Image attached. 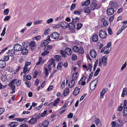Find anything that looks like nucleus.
Returning a JSON list of instances; mask_svg holds the SVG:
<instances>
[{
    "mask_svg": "<svg viewBox=\"0 0 127 127\" xmlns=\"http://www.w3.org/2000/svg\"><path fill=\"white\" fill-rule=\"evenodd\" d=\"M98 82V80L96 79L93 81L91 83L90 87V89L92 90H94L96 87Z\"/></svg>",
    "mask_w": 127,
    "mask_h": 127,
    "instance_id": "obj_1",
    "label": "nucleus"
},
{
    "mask_svg": "<svg viewBox=\"0 0 127 127\" xmlns=\"http://www.w3.org/2000/svg\"><path fill=\"white\" fill-rule=\"evenodd\" d=\"M107 34L104 30H101L99 32V35L100 37L104 38L106 36Z\"/></svg>",
    "mask_w": 127,
    "mask_h": 127,
    "instance_id": "obj_2",
    "label": "nucleus"
},
{
    "mask_svg": "<svg viewBox=\"0 0 127 127\" xmlns=\"http://www.w3.org/2000/svg\"><path fill=\"white\" fill-rule=\"evenodd\" d=\"M14 49L15 51H21L22 48L21 45L19 44H16L15 45L14 47Z\"/></svg>",
    "mask_w": 127,
    "mask_h": 127,
    "instance_id": "obj_3",
    "label": "nucleus"
},
{
    "mask_svg": "<svg viewBox=\"0 0 127 127\" xmlns=\"http://www.w3.org/2000/svg\"><path fill=\"white\" fill-rule=\"evenodd\" d=\"M99 60L103 64L104 66H106L107 64V58L105 57H103L102 58L100 59Z\"/></svg>",
    "mask_w": 127,
    "mask_h": 127,
    "instance_id": "obj_4",
    "label": "nucleus"
},
{
    "mask_svg": "<svg viewBox=\"0 0 127 127\" xmlns=\"http://www.w3.org/2000/svg\"><path fill=\"white\" fill-rule=\"evenodd\" d=\"M51 36L53 39H57L59 37L60 34L57 32H54L51 34Z\"/></svg>",
    "mask_w": 127,
    "mask_h": 127,
    "instance_id": "obj_5",
    "label": "nucleus"
},
{
    "mask_svg": "<svg viewBox=\"0 0 127 127\" xmlns=\"http://www.w3.org/2000/svg\"><path fill=\"white\" fill-rule=\"evenodd\" d=\"M114 8L110 7L108 8L107 10V13L108 15H110L113 14L114 12Z\"/></svg>",
    "mask_w": 127,
    "mask_h": 127,
    "instance_id": "obj_6",
    "label": "nucleus"
},
{
    "mask_svg": "<svg viewBox=\"0 0 127 127\" xmlns=\"http://www.w3.org/2000/svg\"><path fill=\"white\" fill-rule=\"evenodd\" d=\"M86 78L85 76L82 77L80 80L79 82V84L81 85L82 86H84L85 84V80Z\"/></svg>",
    "mask_w": 127,
    "mask_h": 127,
    "instance_id": "obj_7",
    "label": "nucleus"
},
{
    "mask_svg": "<svg viewBox=\"0 0 127 127\" xmlns=\"http://www.w3.org/2000/svg\"><path fill=\"white\" fill-rule=\"evenodd\" d=\"M91 56L93 58H95L97 56V53L95 50L94 49L92 50L90 52Z\"/></svg>",
    "mask_w": 127,
    "mask_h": 127,
    "instance_id": "obj_8",
    "label": "nucleus"
},
{
    "mask_svg": "<svg viewBox=\"0 0 127 127\" xmlns=\"http://www.w3.org/2000/svg\"><path fill=\"white\" fill-rule=\"evenodd\" d=\"M64 51L65 53L68 55H70L72 53L71 49L68 47L66 48L65 49Z\"/></svg>",
    "mask_w": 127,
    "mask_h": 127,
    "instance_id": "obj_9",
    "label": "nucleus"
},
{
    "mask_svg": "<svg viewBox=\"0 0 127 127\" xmlns=\"http://www.w3.org/2000/svg\"><path fill=\"white\" fill-rule=\"evenodd\" d=\"M60 99L58 97L54 100L53 102H51L50 104H52L53 106H56L57 103L60 101Z\"/></svg>",
    "mask_w": 127,
    "mask_h": 127,
    "instance_id": "obj_10",
    "label": "nucleus"
},
{
    "mask_svg": "<svg viewBox=\"0 0 127 127\" xmlns=\"http://www.w3.org/2000/svg\"><path fill=\"white\" fill-rule=\"evenodd\" d=\"M75 25L74 23H70L68 24V27L69 29L73 30L75 28Z\"/></svg>",
    "mask_w": 127,
    "mask_h": 127,
    "instance_id": "obj_11",
    "label": "nucleus"
},
{
    "mask_svg": "<svg viewBox=\"0 0 127 127\" xmlns=\"http://www.w3.org/2000/svg\"><path fill=\"white\" fill-rule=\"evenodd\" d=\"M61 27L63 29H65L67 28L68 23L66 22L63 21L61 22L60 23Z\"/></svg>",
    "mask_w": 127,
    "mask_h": 127,
    "instance_id": "obj_12",
    "label": "nucleus"
},
{
    "mask_svg": "<svg viewBox=\"0 0 127 127\" xmlns=\"http://www.w3.org/2000/svg\"><path fill=\"white\" fill-rule=\"evenodd\" d=\"M49 124V122L48 121L45 120L43 123L41 125H39V126L41 127H47L48 125Z\"/></svg>",
    "mask_w": 127,
    "mask_h": 127,
    "instance_id": "obj_13",
    "label": "nucleus"
},
{
    "mask_svg": "<svg viewBox=\"0 0 127 127\" xmlns=\"http://www.w3.org/2000/svg\"><path fill=\"white\" fill-rule=\"evenodd\" d=\"M108 89L107 88H103V89L102 91L100 92V97L101 98H103V95H104L106 92L108 91Z\"/></svg>",
    "mask_w": 127,
    "mask_h": 127,
    "instance_id": "obj_14",
    "label": "nucleus"
},
{
    "mask_svg": "<svg viewBox=\"0 0 127 127\" xmlns=\"http://www.w3.org/2000/svg\"><path fill=\"white\" fill-rule=\"evenodd\" d=\"M80 90V89L78 87L75 88V90L73 92V94L74 95H76L79 93V92Z\"/></svg>",
    "mask_w": 127,
    "mask_h": 127,
    "instance_id": "obj_15",
    "label": "nucleus"
},
{
    "mask_svg": "<svg viewBox=\"0 0 127 127\" xmlns=\"http://www.w3.org/2000/svg\"><path fill=\"white\" fill-rule=\"evenodd\" d=\"M6 65V63L5 61L3 60H0V68H3Z\"/></svg>",
    "mask_w": 127,
    "mask_h": 127,
    "instance_id": "obj_16",
    "label": "nucleus"
},
{
    "mask_svg": "<svg viewBox=\"0 0 127 127\" xmlns=\"http://www.w3.org/2000/svg\"><path fill=\"white\" fill-rule=\"evenodd\" d=\"M21 51L22 53L24 55H27L28 52V50L26 48H23Z\"/></svg>",
    "mask_w": 127,
    "mask_h": 127,
    "instance_id": "obj_17",
    "label": "nucleus"
},
{
    "mask_svg": "<svg viewBox=\"0 0 127 127\" xmlns=\"http://www.w3.org/2000/svg\"><path fill=\"white\" fill-rule=\"evenodd\" d=\"M18 125V122H12L9 124V125L10 127H15L17 126Z\"/></svg>",
    "mask_w": 127,
    "mask_h": 127,
    "instance_id": "obj_18",
    "label": "nucleus"
},
{
    "mask_svg": "<svg viewBox=\"0 0 127 127\" xmlns=\"http://www.w3.org/2000/svg\"><path fill=\"white\" fill-rule=\"evenodd\" d=\"M109 4L111 7H113L115 8L117 6V3L114 1L112 2V1H110Z\"/></svg>",
    "mask_w": 127,
    "mask_h": 127,
    "instance_id": "obj_19",
    "label": "nucleus"
},
{
    "mask_svg": "<svg viewBox=\"0 0 127 127\" xmlns=\"http://www.w3.org/2000/svg\"><path fill=\"white\" fill-rule=\"evenodd\" d=\"M92 41L94 42H96L98 41V35L96 34L94 35L92 38Z\"/></svg>",
    "mask_w": 127,
    "mask_h": 127,
    "instance_id": "obj_20",
    "label": "nucleus"
},
{
    "mask_svg": "<svg viewBox=\"0 0 127 127\" xmlns=\"http://www.w3.org/2000/svg\"><path fill=\"white\" fill-rule=\"evenodd\" d=\"M37 122L36 119L35 118H32L29 121V123L31 124H33L36 123Z\"/></svg>",
    "mask_w": 127,
    "mask_h": 127,
    "instance_id": "obj_21",
    "label": "nucleus"
},
{
    "mask_svg": "<svg viewBox=\"0 0 127 127\" xmlns=\"http://www.w3.org/2000/svg\"><path fill=\"white\" fill-rule=\"evenodd\" d=\"M97 6L96 3L95 2H93L92 3L91 5L90 8L92 10H94Z\"/></svg>",
    "mask_w": 127,
    "mask_h": 127,
    "instance_id": "obj_22",
    "label": "nucleus"
},
{
    "mask_svg": "<svg viewBox=\"0 0 127 127\" xmlns=\"http://www.w3.org/2000/svg\"><path fill=\"white\" fill-rule=\"evenodd\" d=\"M30 70V68L29 69L28 67L24 66L23 70V73L25 74L26 73H28Z\"/></svg>",
    "mask_w": 127,
    "mask_h": 127,
    "instance_id": "obj_23",
    "label": "nucleus"
},
{
    "mask_svg": "<svg viewBox=\"0 0 127 127\" xmlns=\"http://www.w3.org/2000/svg\"><path fill=\"white\" fill-rule=\"evenodd\" d=\"M74 83V81L72 80H71L69 83V87L70 88L72 87L73 86Z\"/></svg>",
    "mask_w": 127,
    "mask_h": 127,
    "instance_id": "obj_24",
    "label": "nucleus"
},
{
    "mask_svg": "<svg viewBox=\"0 0 127 127\" xmlns=\"http://www.w3.org/2000/svg\"><path fill=\"white\" fill-rule=\"evenodd\" d=\"M29 45V43L27 41L23 43L22 44L23 48H26Z\"/></svg>",
    "mask_w": 127,
    "mask_h": 127,
    "instance_id": "obj_25",
    "label": "nucleus"
},
{
    "mask_svg": "<svg viewBox=\"0 0 127 127\" xmlns=\"http://www.w3.org/2000/svg\"><path fill=\"white\" fill-rule=\"evenodd\" d=\"M69 89L68 88L64 90L63 93V95L64 96H66L68 95L69 93Z\"/></svg>",
    "mask_w": 127,
    "mask_h": 127,
    "instance_id": "obj_26",
    "label": "nucleus"
},
{
    "mask_svg": "<svg viewBox=\"0 0 127 127\" xmlns=\"http://www.w3.org/2000/svg\"><path fill=\"white\" fill-rule=\"evenodd\" d=\"M116 124L117 125V127H120L122 126V121L121 120L118 119Z\"/></svg>",
    "mask_w": 127,
    "mask_h": 127,
    "instance_id": "obj_27",
    "label": "nucleus"
},
{
    "mask_svg": "<svg viewBox=\"0 0 127 127\" xmlns=\"http://www.w3.org/2000/svg\"><path fill=\"white\" fill-rule=\"evenodd\" d=\"M52 47L53 46H52L48 45L45 47L44 49V50H50L52 49Z\"/></svg>",
    "mask_w": 127,
    "mask_h": 127,
    "instance_id": "obj_28",
    "label": "nucleus"
},
{
    "mask_svg": "<svg viewBox=\"0 0 127 127\" xmlns=\"http://www.w3.org/2000/svg\"><path fill=\"white\" fill-rule=\"evenodd\" d=\"M85 12L86 13H87L88 14H89L91 13L89 8L87 7H85L84 8Z\"/></svg>",
    "mask_w": 127,
    "mask_h": 127,
    "instance_id": "obj_29",
    "label": "nucleus"
},
{
    "mask_svg": "<svg viewBox=\"0 0 127 127\" xmlns=\"http://www.w3.org/2000/svg\"><path fill=\"white\" fill-rule=\"evenodd\" d=\"M95 124L97 126H100L101 125V122L100 120L99 119H97L95 121Z\"/></svg>",
    "mask_w": 127,
    "mask_h": 127,
    "instance_id": "obj_30",
    "label": "nucleus"
},
{
    "mask_svg": "<svg viewBox=\"0 0 127 127\" xmlns=\"http://www.w3.org/2000/svg\"><path fill=\"white\" fill-rule=\"evenodd\" d=\"M127 89L126 88H125L124 89L123 91L122 95H121V96L122 97H124L125 96V95L127 94Z\"/></svg>",
    "mask_w": 127,
    "mask_h": 127,
    "instance_id": "obj_31",
    "label": "nucleus"
},
{
    "mask_svg": "<svg viewBox=\"0 0 127 127\" xmlns=\"http://www.w3.org/2000/svg\"><path fill=\"white\" fill-rule=\"evenodd\" d=\"M90 0H87L83 3H82V5L84 6V5L87 6L90 4Z\"/></svg>",
    "mask_w": 127,
    "mask_h": 127,
    "instance_id": "obj_32",
    "label": "nucleus"
},
{
    "mask_svg": "<svg viewBox=\"0 0 127 127\" xmlns=\"http://www.w3.org/2000/svg\"><path fill=\"white\" fill-rule=\"evenodd\" d=\"M72 49L75 52H79V48L78 47L76 46H74L72 48Z\"/></svg>",
    "mask_w": 127,
    "mask_h": 127,
    "instance_id": "obj_33",
    "label": "nucleus"
},
{
    "mask_svg": "<svg viewBox=\"0 0 127 127\" xmlns=\"http://www.w3.org/2000/svg\"><path fill=\"white\" fill-rule=\"evenodd\" d=\"M42 22L43 21L42 20H38L34 21V25H36L41 23H42Z\"/></svg>",
    "mask_w": 127,
    "mask_h": 127,
    "instance_id": "obj_34",
    "label": "nucleus"
},
{
    "mask_svg": "<svg viewBox=\"0 0 127 127\" xmlns=\"http://www.w3.org/2000/svg\"><path fill=\"white\" fill-rule=\"evenodd\" d=\"M63 65V63L59 62L58 63L57 66V69L58 70L61 69L62 68V65Z\"/></svg>",
    "mask_w": 127,
    "mask_h": 127,
    "instance_id": "obj_35",
    "label": "nucleus"
},
{
    "mask_svg": "<svg viewBox=\"0 0 127 127\" xmlns=\"http://www.w3.org/2000/svg\"><path fill=\"white\" fill-rule=\"evenodd\" d=\"M123 109V115L125 116H126L127 115V107H125Z\"/></svg>",
    "mask_w": 127,
    "mask_h": 127,
    "instance_id": "obj_36",
    "label": "nucleus"
},
{
    "mask_svg": "<svg viewBox=\"0 0 127 127\" xmlns=\"http://www.w3.org/2000/svg\"><path fill=\"white\" fill-rule=\"evenodd\" d=\"M17 80V79H14L12 80L11 82V83H10L8 84V86H11L12 85H14L15 84V83L16 82V81Z\"/></svg>",
    "mask_w": 127,
    "mask_h": 127,
    "instance_id": "obj_37",
    "label": "nucleus"
},
{
    "mask_svg": "<svg viewBox=\"0 0 127 127\" xmlns=\"http://www.w3.org/2000/svg\"><path fill=\"white\" fill-rule=\"evenodd\" d=\"M61 54L62 57L64 58H65L66 57V55L65 54L64 51L63 50H61Z\"/></svg>",
    "mask_w": 127,
    "mask_h": 127,
    "instance_id": "obj_38",
    "label": "nucleus"
},
{
    "mask_svg": "<svg viewBox=\"0 0 127 127\" xmlns=\"http://www.w3.org/2000/svg\"><path fill=\"white\" fill-rule=\"evenodd\" d=\"M83 24L82 23H78L77 24V27L76 29L77 30L80 29L82 26Z\"/></svg>",
    "mask_w": 127,
    "mask_h": 127,
    "instance_id": "obj_39",
    "label": "nucleus"
},
{
    "mask_svg": "<svg viewBox=\"0 0 127 127\" xmlns=\"http://www.w3.org/2000/svg\"><path fill=\"white\" fill-rule=\"evenodd\" d=\"M15 50H9V51L10 52L11 54L10 55V56H14L15 54Z\"/></svg>",
    "mask_w": 127,
    "mask_h": 127,
    "instance_id": "obj_40",
    "label": "nucleus"
},
{
    "mask_svg": "<svg viewBox=\"0 0 127 127\" xmlns=\"http://www.w3.org/2000/svg\"><path fill=\"white\" fill-rule=\"evenodd\" d=\"M46 50H44V51L42 53L41 55L42 56H44L49 53V51Z\"/></svg>",
    "mask_w": 127,
    "mask_h": 127,
    "instance_id": "obj_41",
    "label": "nucleus"
},
{
    "mask_svg": "<svg viewBox=\"0 0 127 127\" xmlns=\"http://www.w3.org/2000/svg\"><path fill=\"white\" fill-rule=\"evenodd\" d=\"M76 7V5L74 4H72L70 7V10L71 11H73Z\"/></svg>",
    "mask_w": 127,
    "mask_h": 127,
    "instance_id": "obj_42",
    "label": "nucleus"
},
{
    "mask_svg": "<svg viewBox=\"0 0 127 127\" xmlns=\"http://www.w3.org/2000/svg\"><path fill=\"white\" fill-rule=\"evenodd\" d=\"M35 43L33 41H31L30 43H29V45L30 47H35Z\"/></svg>",
    "mask_w": 127,
    "mask_h": 127,
    "instance_id": "obj_43",
    "label": "nucleus"
},
{
    "mask_svg": "<svg viewBox=\"0 0 127 127\" xmlns=\"http://www.w3.org/2000/svg\"><path fill=\"white\" fill-rule=\"evenodd\" d=\"M72 19V22L74 23L78 22L79 20V18L77 17H76L75 19L73 18Z\"/></svg>",
    "mask_w": 127,
    "mask_h": 127,
    "instance_id": "obj_44",
    "label": "nucleus"
},
{
    "mask_svg": "<svg viewBox=\"0 0 127 127\" xmlns=\"http://www.w3.org/2000/svg\"><path fill=\"white\" fill-rule=\"evenodd\" d=\"M55 58L57 61H59L61 57L59 55H57L55 56Z\"/></svg>",
    "mask_w": 127,
    "mask_h": 127,
    "instance_id": "obj_45",
    "label": "nucleus"
},
{
    "mask_svg": "<svg viewBox=\"0 0 127 127\" xmlns=\"http://www.w3.org/2000/svg\"><path fill=\"white\" fill-rule=\"evenodd\" d=\"M88 68L87 69V71L89 70V71L90 72L92 70V64H88Z\"/></svg>",
    "mask_w": 127,
    "mask_h": 127,
    "instance_id": "obj_46",
    "label": "nucleus"
},
{
    "mask_svg": "<svg viewBox=\"0 0 127 127\" xmlns=\"http://www.w3.org/2000/svg\"><path fill=\"white\" fill-rule=\"evenodd\" d=\"M9 9L8 8L5 10L3 12L4 14L5 15H7L9 13Z\"/></svg>",
    "mask_w": 127,
    "mask_h": 127,
    "instance_id": "obj_47",
    "label": "nucleus"
},
{
    "mask_svg": "<svg viewBox=\"0 0 127 127\" xmlns=\"http://www.w3.org/2000/svg\"><path fill=\"white\" fill-rule=\"evenodd\" d=\"M16 85L17 86H19L20 85L21 83V81L19 80H17L16 82Z\"/></svg>",
    "mask_w": 127,
    "mask_h": 127,
    "instance_id": "obj_48",
    "label": "nucleus"
},
{
    "mask_svg": "<svg viewBox=\"0 0 127 127\" xmlns=\"http://www.w3.org/2000/svg\"><path fill=\"white\" fill-rule=\"evenodd\" d=\"M127 65V62H125L124 64H123L121 67V70H123L124 69L126 66Z\"/></svg>",
    "mask_w": 127,
    "mask_h": 127,
    "instance_id": "obj_49",
    "label": "nucleus"
},
{
    "mask_svg": "<svg viewBox=\"0 0 127 127\" xmlns=\"http://www.w3.org/2000/svg\"><path fill=\"white\" fill-rule=\"evenodd\" d=\"M6 30V27L4 28L2 31V32L1 34V36H3L5 34V33Z\"/></svg>",
    "mask_w": 127,
    "mask_h": 127,
    "instance_id": "obj_50",
    "label": "nucleus"
},
{
    "mask_svg": "<svg viewBox=\"0 0 127 127\" xmlns=\"http://www.w3.org/2000/svg\"><path fill=\"white\" fill-rule=\"evenodd\" d=\"M10 16H6L4 19V20L5 21H8L10 20Z\"/></svg>",
    "mask_w": 127,
    "mask_h": 127,
    "instance_id": "obj_51",
    "label": "nucleus"
},
{
    "mask_svg": "<svg viewBox=\"0 0 127 127\" xmlns=\"http://www.w3.org/2000/svg\"><path fill=\"white\" fill-rule=\"evenodd\" d=\"M98 62L97 61V60L95 61V65H94V69H93L94 71L96 69V66L98 64Z\"/></svg>",
    "mask_w": 127,
    "mask_h": 127,
    "instance_id": "obj_52",
    "label": "nucleus"
},
{
    "mask_svg": "<svg viewBox=\"0 0 127 127\" xmlns=\"http://www.w3.org/2000/svg\"><path fill=\"white\" fill-rule=\"evenodd\" d=\"M53 19L52 18H51L48 19L47 21V23L48 24L52 22L53 21Z\"/></svg>",
    "mask_w": 127,
    "mask_h": 127,
    "instance_id": "obj_53",
    "label": "nucleus"
},
{
    "mask_svg": "<svg viewBox=\"0 0 127 127\" xmlns=\"http://www.w3.org/2000/svg\"><path fill=\"white\" fill-rule=\"evenodd\" d=\"M25 83L27 85V87L29 88H30L31 85V84L30 82L29 81H25Z\"/></svg>",
    "mask_w": 127,
    "mask_h": 127,
    "instance_id": "obj_54",
    "label": "nucleus"
},
{
    "mask_svg": "<svg viewBox=\"0 0 127 127\" xmlns=\"http://www.w3.org/2000/svg\"><path fill=\"white\" fill-rule=\"evenodd\" d=\"M77 57L76 55L73 54L72 56V60L74 61L77 59Z\"/></svg>",
    "mask_w": 127,
    "mask_h": 127,
    "instance_id": "obj_55",
    "label": "nucleus"
},
{
    "mask_svg": "<svg viewBox=\"0 0 127 127\" xmlns=\"http://www.w3.org/2000/svg\"><path fill=\"white\" fill-rule=\"evenodd\" d=\"M9 59V57L8 56H5L4 57V61H8Z\"/></svg>",
    "mask_w": 127,
    "mask_h": 127,
    "instance_id": "obj_56",
    "label": "nucleus"
},
{
    "mask_svg": "<svg viewBox=\"0 0 127 127\" xmlns=\"http://www.w3.org/2000/svg\"><path fill=\"white\" fill-rule=\"evenodd\" d=\"M45 73L46 76H47L48 75V70L46 67L45 68Z\"/></svg>",
    "mask_w": 127,
    "mask_h": 127,
    "instance_id": "obj_57",
    "label": "nucleus"
},
{
    "mask_svg": "<svg viewBox=\"0 0 127 127\" xmlns=\"http://www.w3.org/2000/svg\"><path fill=\"white\" fill-rule=\"evenodd\" d=\"M4 109L3 108H0V115L2 114L4 112Z\"/></svg>",
    "mask_w": 127,
    "mask_h": 127,
    "instance_id": "obj_58",
    "label": "nucleus"
},
{
    "mask_svg": "<svg viewBox=\"0 0 127 127\" xmlns=\"http://www.w3.org/2000/svg\"><path fill=\"white\" fill-rule=\"evenodd\" d=\"M60 26H61L60 23V24L54 25L53 26V27L55 28H59Z\"/></svg>",
    "mask_w": 127,
    "mask_h": 127,
    "instance_id": "obj_59",
    "label": "nucleus"
},
{
    "mask_svg": "<svg viewBox=\"0 0 127 127\" xmlns=\"http://www.w3.org/2000/svg\"><path fill=\"white\" fill-rule=\"evenodd\" d=\"M25 77L26 78L25 79V80H26V79H27L28 80H30L31 79V76L29 75H28L27 76Z\"/></svg>",
    "mask_w": 127,
    "mask_h": 127,
    "instance_id": "obj_60",
    "label": "nucleus"
},
{
    "mask_svg": "<svg viewBox=\"0 0 127 127\" xmlns=\"http://www.w3.org/2000/svg\"><path fill=\"white\" fill-rule=\"evenodd\" d=\"M79 53L80 54H82L84 53V50L83 48L79 49Z\"/></svg>",
    "mask_w": 127,
    "mask_h": 127,
    "instance_id": "obj_61",
    "label": "nucleus"
},
{
    "mask_svg": "<svg viewBox=\"0 0 127 127\" xmlns=\"http://www.w3.org/2000/svg\"><path fill=\"white\" fill-rule=\"evenodd\" d=\"M31 64V63L30 62H28V61H27L25 63L24 66L27 67L29 65H30Z\"/></svg>",
    "mask_w": 127,
    "mask_h": 127,
    "instance_id": "obj_62",
    "label": "nucleus"
},
{
    "mask_svg": "<svg viewBox=\"0 0 127 127\" xmlns=\"http://www.w3.org/2000/svg\"><path fill=\"white\" fill-rule=\"evenodd\" d=\"M77 77L76 75H75V73L73 74L72 76V80H73L74 81L75 80L77 79Z\"/></svg>",
    "mask_w": 127,
    "mask_h": 127,
    "instance_id": "obj_63",
    "label": "nucleus"
},
{
    "mask_svg": "<svg viewBox=\"0 0 127 127\" xmlns=\"http://www.w3.org/2000/svg\"><path fill=\"white\" fill-rule=\"evenodd\" d=\"M112 126H113V127H117V125L116 124V123L114 121L112 122Z\"/></svg>",
    "mask_w": 127,
    "mask_h": 127,
    "instance_id": "obj_64",
    "label": "nucleus"
}]
</instances>
